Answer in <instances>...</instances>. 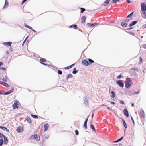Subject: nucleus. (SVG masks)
I'll return each mask as SVG.
<instances>
[{"mask_svg": "<svg viewBox=\"0 0 146 146\" xmlns=\"http://www.w3.org/2000/svg\"><path fill=\"white\" fill-rule=\"evenodd\" d=\"M30 140L36 139V140L39 141L40 140V137L38 135L35 134L31 136L29 138Z\"/></svg>", "mask_w": 146, "mask_h": 146, "instance_id": "nucleus-1", "label": "nucleus"}, {"mask_svg": "<svg viewBox=\"0 0 146 146\" xmlns=\"http://www.w3.org/2000/svg\"><path fill=\"white\" fill-rule=\"evenodd\" d=\"M131 81L129 78L126 79L125 81V86L126 88H128L130 87L131 84Z\"/></svg>", "mask_w": 146, "mask_h": 146, "instance_id": "nucleus-2", "label": "nucleus"}, {"mask_svg": "<svg viewBox=\"0 0 146 146\" xmlns=\"http://www.w3.org/2000/svg\"><path fill=\"white\" fill-rule=\"evenodd\" d=\"M139 114L140 116V117L141 120L144 119L145 114L143 110L142 109H141V110L139 111Z\"/></svg>", "mask_w": 146, "mask_h": 146, "instance_id": "nucleus-3", "label": "nucleus"}, {"mask_svg": "<svg viewBox=\"0 0 146 146\" xmlns=\"http://www.w3.org/2000/svg\"><path fill=\"white\" fill-rule=\"evenodd\" d=\"M141 8L142 11L144 12L146 11V4L144 3H141Z\"/></svg>", "mask_w": 146, "mask_h": 146, "instance_id": "nucleus-4", "label": "nucleus"}, {"mask_svg": "<svg viewBox=\"0 0 146 146\" xmlns=\"http://www.w3.org/2000/svg\"><path fill=\"white\" fill-rule=\"evenodd\" d=\"M116 83L120 87L123 88L124 86V84L121 80H119L116 81Z\"/></svg>", "mask_w": 146, "mask_h": 146, "instance_id": "nucleus-5", "label": "nucleus"}, {"mask_svg": "<svg viewBox=\"0 0 146 146\" xmlns=\"http://www.w3.org/2000/svg\"><path fill=\"white\" fill-rule=\"evenodd\" d=\"M84 104L85 106H86L88 105V101L87 96H85L84 98Z\"/></svg>", "mask_w": 146, "mask_h": 146, "instance_id": "nucleus-6", "label": "nucleus"}, {"mask_svg": "<svg viewBox=\"0 0 146 146\" xmlns=\"http://www.w3.org/2000/svg\"><path fill=\"white\" fill-rule=\"evenodd\" d=\"M82 63L85 66H88L90 64L86 60L82 61Z\"/></svg>", "mask_w": 146, "mask_h": 146, "instance_id": "nucleus-7", "label": "nucleus"}, {"mask_svg": "<svg viewBox=\"0 0 146 146\" xmlns=\"http://www.w3.org/2000/svg\"><path fill=\"white\" fill-rule=\"evenodd\" d=\"M123 112L124 115L127 117H129V114L128 113V111L126 108L124 109L123 110Z\"/></svg>", "mask_w": 146, "mask_h": 146, "instance_id": "nucleus-8", "label": "nucleus"}, {"mask_svg": "<svg viewBox=\"0 0 146 146\" xmlns=\"http://www.w3.org/2000/svg\"><path fill=\"white\" fill-rule=\"evenodd\" d=\"M17 105H18V104L17 102H15L12 106L13 108L15 110L18 109L19 107L17 106Z\"/></svg>", "mask_w": 146, "mask_h": 146, "instance_id": "nucleus-9", "label": "nucleus"}, {"mask_svg": "<svg viewBox=\"0 0 146 146\" xmlns=\"http://www.w3.org/2000/svg\"><path fill=\"white\" fill-rule=\"evenodd\" d=\"M14 90V89L12 88L10 90L4 93V95H8L11 93H12Z\"/></svg>", "mask_w": 146, "mask_h": 146, "instance_id": "nucleus-10", "label": "nucleus"}, {"mask_svg": "<svg viewBox=\"0 0 146 146\" xmlns=\"http://www.w3.org/2000/svg\"><path fill=\"white\" fill-rule=\"evenodd\" d=\"M23 131V129L21 127H18L17 129H16L17 132L18 133H20Z\"/></svg>", "mask_w": 146, "mask_h": 146, "instance_id": "nucleus-11", "label": "nucleus"}, {"mask_svg": "<svg viewBox=\"0 0 146 146\" xmlns=\"http://www.w3.org/2000/svg\"><path fill=\"white\" fill-rule=\"evenodd\" d=\"M137 22L136 21H134L132 22L129 25V27H131L133 26V25L136 24L137 23Z\"/></svg>", "mask_w": 146, "mask_h": 146, "instance_id": "nucleus-12", "label": "nucleus"}, {"mask_svg": "<svg viewBox=\"0 0 146 146\" xmlns=\"http://www.w3.org/2000/svg\"><path fill=\"white\" fill-rule=\"evenodd\" d=\"M98 24V23H88L87 24V25L89 27H92L96 25H97Z\"/></svg>", "mask_w": 146, "mask_h": 146, "instance_id": "nucleus-13", "label": "nucleus"}, {"mask_svg": "<svg viewBox=\"0 0 146 146\" xmlns=\"http://www.w3.org/2000/svg\"><path fill=\"white\" fill-rule=\"evenodd\" d=\"M12 44L11 42H4L3 43V44L5 45H7L8 46H11V44Z\"/></svg>", "mask_w": 146, "mask_h": 146, "instance_id": "nucleus-14", "label": "nucleus"}, {"mask_svg": "<svg viewBox=\"0 0 146 146\" xmlns=\"http://www.w3.org/2000/svg\"><path fill=\"white\" fill-rule=\"evenodd\" d=\"M128 24L127 23L123 22L121 23V25L124 28L126 27Z\"/></svg>", "mask_w": 146, "mask_h": 146, "instance_id": "nucleus-15", "label": "nucleus"}, {"mask_svg": "<svg viewBox=\"0 0 146 146\" xmlns=\"http://www.w3.org/2000/svg\"><path fill=\"white\" fill-rule=\"evenodd\" d=\"M1 129L4 131H6L8 132H9V130L7 129V128L5 127L1 126Z\"/></svg>", "mask_w": 146, "mask_h": 146, "instance_id": "nucleus-16", "label": "nucleus"}, {"mask_svg": "<svg viewBox=\"0 0 146 146\" xmlns=\"http://www.w3.org/2000/svg\"><path fill=\"white\" fill-rule=\"evenodd\" d=\"M110 0H106L104 2L103 5L104 6L107 5L109 3Z\"/></svg>", "mask_w": 146, "mask_h": 146, "instance_id": "nucleus-17", "label": "nucleus"}, {"mask_svg": "<svg viewBox=\"0 0 146 146\" xmlns=\"http://www.w3.org/2000/svg\"><path fill=\"white\" fill-rule=\"evenodd\" d=\"M81 23L83 24L86 21V17L85 16H84L81 18Z\"/></svg>", "mask_w": 146, "mask_h": 146, "instance_id": "nucleus-18", "label": "nucleus"}, {"mask_svg": "<svg viewBox=\"0 0 146 146\" xmlns=\"http://www.w3.org/2000/svg\"><path fill=\"white\" fill-rule=\"evenodd\" d=\"M8 141L7 138L5 136L4 138L3 143L4 144H6L8 142Z\"/></svg>", "mask_w": 146, "mask_h": 146, "instance_id": "nucleus-19", "label": "nucleus"}, {"mask_svg": "<svg viewBox=\"0 0 146 146\" xmlns=\"http://www.w3.org/2000/svg\"><path fill=\"white\" fill-rule=\"evenodd\" d=\"M72 27H74L75 29H77V25H76L73 24L70 26L69 27V28H72Z\"/></svg>", "mask_w": 146, "mask_h": 146, "instance_id": "nucleus-20", "label": "nucleus"}, {"mask_svg": "<svg viewBox=\"0 0 146 146\" xmlns=\"http://www.w3.org/2000/svg\"><path fill=\"white\" fill-rule=\"evenodd\" d=\"M8 3H9L8 1L7 0H6L5 1V4L4 6V8L7 7L8 6Z\"/></svg>", "mask_w": 146, "mask_h": 146, "instance_id": "nucleus-21", "label": "nucleus"}, {"mask_svg": "<svg viewBox=\"0 0 146 146\" xmlns=\"http://www.w3.org/2000/svg\"><path fill=\"white\" fill-rule=\"evenodd\" d=\"M40 62L42 64V63H43L44 62H45L46 61V60L45 59H44V58H41L40 60Z\"/></svg>", "mask_w": 146, "mask_h": 146, "instance_id": "nucleus-22", "label": "nucleus"}, {"mask_svg": "<svg viewBox=\"0 0 146 146\" xmlns=\"http://www.w3.org/2000/svg\"><path fill=\"white\" fill-rule=\"evenodd\" d=\"M111 93L112 94V95L110 96L112 98H114L115 96V93L113 91H112L111 92Z\"/></svg>", "mask_w": 146, "mask_h": 146, "instance_id": "nucleus-23", "label": "nucleus"}, {"mask_svg": "<svg viewBox=\"0 0 146 146\" xmlns=\"http://www.w3.org/2000/svg\"><path fill=\"white\" fill-rule=\"evenodd\" d=\"M44 131H47L48 127V124H46L44 125Z\"/></svg>", "mask_w": 146, "mask_h": 146, "instance_id": "nucleus-24", "label": "nucleus"}, {"mask_svg": "<svg viewBox=\"0 0 146 146\" xmlns=\"http://www.w3.org/2000/svg\"><path fill=\"white\" fill-rule=\"evenodd\" d=\"M90 127L92 130L94 132H95L96 131V130L94 126L92 124H90Z\"/></svg>", "mask_w": 146, "mask_h": 146, "instance_id": "nucleus-25", "label": "nucleus"}, {"mask_svg": "<svg viewBox=\"0 0 146 146\" xmlns=\"http://www.w3.org/2000/svg\"><path fill=\"white\" fill-rule=\"evenodd\" d=\"M78 70H76V68H74L73 70L72 71V73L73 74H75L78 72Z\"/></svg>", "mask_w": 146, "mask_h": 146, "instance_id": "nucleus-26", "label": "nucleus"}, {"mask_svg": "<svg viewBox=\"0 0 146 146\" xmlns=\"http://www.w3.org/2000/svg\"><path fill=\"white\" fill-rule=\"evenodd\" d=\"M122 120L123 123L124 127H125V128H127V124L126 123L125 121L123 119H122Z\"/></svg>", "mask_w": 146, "mask_h": 146, "instance_id": "nucleus-27", "label": "nucleus"}, {"mask_svg": "<svg viewBox=\"0 0 146 146\" xmlns=\"http://www.w3.org/2000/svg\"><path fill=\"white\" fill-rule=\"evenodd\" d=\"M26 120L27 122L29 123H31V119L28 117H27L26 118Z\"/></svg>", "mask_w": 146, "mask_h": 146, "instance_id": "nucleus-28", "label": "nucleus"}, {"mask_svg": "<svg viewBox=\"0 0 146 146\" xmlns=\"http://www.w3.org/2000/svg\"><path fill=\"white\" fill-rule=\"evenodd\" d=\"M80 9L81 10V13H82L86 11L85 9L83 8H80Z\"/></svg>", "mask_w": 146, "mask_h": 146, "instance_id": "nucleus-29", "label": "nucleus"}, {"mask_svg": "<svg viewBox=\"0 0 146 146\" xmlns=\"http://www.w3.org/2000/svg\"><path fill=\"white\" fill-rule=\"evenodd\" d=\"M72 77L73 76L72 74H68V75L66 79L67 80H68L69 78H72Z\"/></svg>", "mask_w": 146, "mask_h": 146, "instance_id": "nucleus-30", "label": "nucleus"}, {"mask_svg": "<svg viewBox=\"0 0 146 146\" xmlns=\"http://www.w3.org/2000/svg\"><path fill=\"white\" fill-rule=\"evenodd\" d=\"M3 85L4 86H6L7 87H9V86L8 85V84L6 83L3 82Z\"/></svg>", "mask_w": 146, "mask_h": 146, "instance_id": "nucleus-31", "label": "nucleus"}, {"mask_svg": "<svg viewBox=\"0 0 146 146\" xmlns=\"http://www.w3.org/2000/svg\"><path fill=\"white\" fill-rule=\"evenodd\" d=\"M140 92V90H138L137 92L135 91L134 93H133L132 94H131L132 95H134L135 94H137L139 93Z\"/></svg>", "mask_w": 146, "mask_h": 146, "instance_id": "nucleus-32", "label": "nucleus"}, {"mask_svg": "<svg viewBox=\"0 0 146 146\" xmlns=\"http://www.w3.org/2000/svg\"><path fill=\"white\" fill-rule=\"evenodd\" d=\"M31 116L33 118L37 119L38 118V116L35 115H33V114H31Z\"/></svg>", "mask_w": 146, "mask_h": 146, "instance_id": "nucleus-33", "label": "nucleus"}, {"mask_svg": "<svg viewBox=\"0 0 146 146\" xmlns=\"http://www.w3.org/2000/svg\"><path fill=\"white\" fill-rule=\"evenodd\" d=\"M133 13H134V12H132L130 14H129V15H127V17H126L127 18L130 17H131V16H132L133 15Z\"/></svg>", "mask_w": 146, "mask_h": 146, "instance_id": "nucleus-34", "label": "nucleus"}, {"mask_svg": "<svg viewBox=\"0 0 146 146\" xmlns=\"http://www.w3.org/2000/svg\"><path fill=\"white\" fill-rule=\"evenodd\" d=\"M24 26H25V27H27V28L30 29H32V27H30V26L28 25H27L26 24H24Z\"/></svg>", "mask_w": 146, "mask_h": 146, "instance_id": "nucleus-35", "label": "nucleus"}, {"mask_svg": "<svg viewBox=\"0 0 146 146\" xmlns=\"http://www.w3.org/2000/svg\"><path fill=\"white\" fill-rule=\"evenodd\" d=\"M5 136L2 133H0V138H4V137Z\"/></svg>", "mask_w": 146, "mask_h": 146, "instance_id": "nucleus-36", "label": "nucleus"}, {"mask_svg": "<svg viewBox=\"0 0 146 146\" xmlns=\"http://www.w3.org/2000/svg\"><path fill=\"white\" fill-rule=\"evenodd\" d=\"M49 137V135L47 134L46 133H45L44 134V137L45 138L48 139Z\"/></svg>", "mask_w": 146, "mask_h": 146, "instance_id": "nucleus-37", "label": "nucleus"}, {"mask_svg": "<svg viewBox=\"0 0 146 146\" xmlns=\"http://www.w3.org/2000/svg\"><path fill=\"white\" fill-rule=\"evenodd\" d=\"M3 143V140L2 139H0V146H2Z\"/></svg>", "mask_w": 146, "mask_h": 146, "instance_id": "nucleus-38", "label": "nucleus"}, {"mask_svg": "<svg viewBox=\"0 0 146 146\" xmlns=\"http://www.w3.org/2000/svg\"><path fill=\"white\" fill-rule=\"evenodd\" d=\"M58 73L60 75H61L62 74V72L60 70H58Z\"/></svg>", "mask_w": 146, "mask_h": 146, "instance_id": "nucleus-39", "label": "nucleus"}, {"mask_svg": "<svg viewBox=\"0 0 146 146\" xmlns=\"http://www.w3.org/2000/svg\"><path fill=\"white\" fill-rule=\"evenodd\" d=\"M88 61L90 63H92L94 62V61L92 60L91 59H88Z\"/></svg>", "mask_w": 146, "mask_h": 146, "instance_id": "nucleus-40", "label": "nucleus"}, {"mask_svg": "<svg viewBox=\"0 0 146 146\" xmlns=\"http://www.w3.org/2000/svg\"><path fill=\"white\" fill-rule=\"evenodd\" d=\"M84 127L86 129L87 128V123H84Z\"/></svg>", "mask_w": 146, "mask_h": 146, "instance_id": "nucleus-41", "label": "nucleus"}, {"mask_svg": "<svg viewBox=\"0 0 146 146\" xmlns=\"http://www.w3.org/2000/svg\"><path fill=\"white\" fill-rule=\"evenodd\" d=\"M72 68V66H71L70 65L68 66H67V67L64 68L65 69H69L70 68Z\"/></svg>", "mask_w": 146, "mask_h": 146, "instance_id": "nucleus-42", "label": "nucleus"}, {"mask_svg": "<svg viewBox=\"0 0 146 146\" xmlns=\"http://www.w3.org/2000/svg\"><path fill=\"white\" fill-rule=\"evenodd\" d=\"M120 0H112V1L114 3H116L117 2L119 1Z\"/></svg>", "mask_w": 146, "mask_h": 146, "instance_id": "nucleus-43", "label": "nucleus"}, {"mask_svg": "<svg viewBox=\"0 0 146 146\" xmlns=\"http://www.w3.org/2000/svg\"><path fill=\"white\" fill-rule=\"evenodd\" d=\"M128 33L130 34L131 35L133 36H134V35H135V33L133 32H128Z\"/></svg>", "mask_w": 146, "mask_h": 146, "instance_id": "nucleus-44", "label": "nucleus"}, {"mask_svg": "<svg viewBox=\"0 0 146 146\" xmlns=\"http://www.w3.org/2000/svg\"><path fill=\"white\" fill-rule=\"evenodd\" d=\"M75 134L76 135H78L79 134L78 131V130H76L75 131Z\"/></svg>", "mask_w": 146, "mask_h": 146, "instance_id": "nucleus-45", "label": "nucleus"}, {"mask_svg": "<svg viewBox=\"0 0 146 146\" xmlns=\"http://www.w3.org/2000/svg\"><path fill=\"white\" fill-rule=\"evenodd\" d=\"M122 76L121 74H120L119 75L117 76V78L119 79H120L121 78Z\"/></svg>", "mask_w": 146, "mask_h": 146, "instance_id": "nucleus-46", "label": "nucleus"}, {"mask_svg": "<svg viewBox=\"0 0 146 146\" xmlns=\"http://www.w3.org/2000/svg\"><path fill=\"white\" fill-rule=\"evenodd\" d=\"M120 103H121V104H125V102H124V101L123 100H120Z\"/></svg>", "mask_w": 146, "mask_h": 146, "instance_id": "nucleus-47", "label": "nucleus"}, {"mask_svg": "<svg viewBox=\"0 0 146 146\" xmlns=\"http://www.w3.org/2000/svg\"><path fill=\"white\" fill-rule=\"evenodd\" d=\"M131 120L132 121V122H133V124H135V122H134V120L133 119V118L132 117V116H131Z\"/></svg>", "mask_w": 146, "mask_h": 146, "instance_id": "nucleus-48", "label": "nucleus"}, {"mask_svg": "<svg viewBox=\"0 0 146 146\" xmlns=\"http://www.w3.org/2000/svg\"><path fill=\"white\" fill-rule=\"evenodd\" d=\"M0 69H1L2 70H6V69L5 68H4V67H1L0 68Z\"/></svg>", "mask_w": 146, "mask_h": 146, "instance_id": "nucleus-49", "label": "nucleus"}, {"mask_svg": "<svg viewBox=\"0 0 146 146\" xmlns=\"http://www.w3.org/2000/svg\"><path fill=\"white\" fill-rule=\"evenodd\" d=\"M5 77L6 78H4L3 79V81H4V82H6L7 80V77L6 76H5Z\"/></svg>", "mask_w": 146, "mask_h": 146, "instance_id": "nucleus-50", "label": "nucleus"}, {"mask_svg": "<svg viewBox=\"0 0 146 146\" xmlns=\"http://www.w3.org/2000/svg\"><path fill=\"white\" fill-rule=\"evenodd\" d=\"M123 137H122L121 138H120L119 139H118L119 141H121L123 139Z\"/></svg>", "mask_w": 146, "mask_h": 146, "instance_id": "nucleus-51", "label": "nucleus"}, {"mask_svg": "<svg viewBox=\"0 0 146 146\" xmlns=\"http://www.w3.org/2000/svg\"><path fill=\"white\" fill-rule=\"evenodd\" d=\"M4 92L3 90L0 91V94H2Z\"/></svg>", "mask_w": 146, "mask_h": 146, "instance_id": "nucleus-52", "label": "nucleus"}, {"mask_svg": "<svg viewBox=\"0 0 146 146\" xmlns=\"http://www.w3.org/2000/svg\"><path fill=\"white\" fill-rule=\"evenodd\" d=\"M133 29V27H130L129 28H127L126 29V30H130L132 29Z\"/></svg>", "mask_w": 146, "mask_h": 146, "instance_id": "nucleus-53", "label": "nucleus"}, {"mask_svg": "<svg viewBox=\"0 0 146 146\" xmlns=\"http://www.w3.org/2000/svg\"><path fill=\"white\" fill-rule=\"evenodd\" d=\"M108 102H110V101H108ZM110 102L111 103V104H113V105L115 104V102H114L111 101Z\"/></svg>", "mask_w": 146, "mask_h": 146, "instance_id": "nucleus-54", "label": "nucleus"}, {"mask_svg": "<svg viewBox=\"0 0 146 146\" xmlns=\"http://www.w3.org/2000/svg\"><path fill=\"white\" fill-rule=\"evenodd\" d=\"M129 19H126L125 20V21L127 22H129Z\"/></svg>", "mask_w": 146, "mask_h": 146, "instance_id": "nucleus-55", "label": "nucleus"}, {"mask_svg": "<svg viewBox=\"0 0 146 146\" xmlns=\"http://www.w3.org/2000/svg\"><path fill=\"white\" fill-rule=\"evenodd\" d=\"M31 29L32 31H33L35 33L36 32V31L35 30L33 29L32 28V29Z\"/></svg>", "mask_w": 146, "mask_h": 146, "instance_id": "nucleus-56", "label": "nucleus"}, {"mask_svg": "<svg viewBox=\"0 0 146 146\" xmlns=\"http://www.w3.org/2000/svg\"><path fill=\"white\" fill-rule=\"evenodd\" d=\"M27 1L26 0H23V1L22 2L21 4H23L25 2H26Z\"/></svg>", "mask_w": 146, "mask_h": 146, "instance_id": "nucleus-57", "label": "nucleus"}, {"mask_svg": "<svg viewBox=\"0 0 146 146\" xmlns=\"http://www.w3.org/2000/svg\"><path fill=\"white\" fill-rule=\"evenodd\" d=\"M126 1L127 2L129 3H130L131 2V1H130V0H127Z\"/></svg>", "mask_w": 146, "mask_h": 146, "instance_id": "nucleus-58", "label": "nucleus"}, {"mask_svg": "<svg viewBox=\"0 0 146 146\" xmlns=\"http://www.w3.org/2000/svg\"><path fill=\"white\" fill-rule=\"evenodd\" d=\"M88 118H87L86 119V120H85V122H84V123H87V121H88Z\"/></svg>", "mask_w": 146, "mask_h": 146, "instance_id": "nucleus-59", "label": "nucleus"}, {"mask_svg": "<svg viewBox=\"0 0 146 146\" xmlns=\"http://www.w3.org/2000/svg\"><path fill=\"white\" fill-rule=\"evenodd\" d=\"M28 38V36H27L26 38H25V40L23 42V43H24L26 41V40Z\"/></svg>", "mask_w": 146, "mask_h": 146, "instance_id": "nucleus-60", "label": "nucleus"}, {"mask_svg": "<svg viewBox=\"0 0 146 146\" xmlns=\"http://www.w3.org/2000/svg\"><path fill=\"white\" fill-rule=\"evenodd\" d=\"M143 47L144 48L146 49V44L143 45Z\"/></svg>", "mask_w": 146, "mask_h": 146, "instance_id": "nucleus-61", "label": "nucleus"}, {"mask_svg": "<svg viewBox=\"0 0 146 146\" xmlns=\"http://www.w3.org/2000/svg\"><path fill=\"white\" fill-rule=\"evenodd\" d=\"M120 141H119V139H117V140L115 141H114V142H119Z\"/></svg>", "mask_w": 146, "mask_h": 146, "instance_id": "nucleus-62", "label": "nucleus"}, {"mask_svg": "<svg viewBox=\"0 0 146 146\" xmlns=\"http://www.w3.org/2000/svg\"><path fill=\"white\" fill-rule=\"evenodd\" d=\"M120 141H119V139H117V140L115 141H114V142H119Z\"/></svg>", "mask_w": 146, "mask_h": 146, "instance_id": "nucleus-63", "label": "nucleus"}, {"mask_svg": "<svg viewBox=\"0 0 146 146\" xmlns=\"http://www.w3.org/2000/svg\"><path fill=\"white\" fill-rule=\"evenodd\" d=\"M42 64L45 66H47L48 65L47 64L45 63H42Z\"/></svg>", "mask_w": 146, "mask_h": 146, "instance_id": "nucleus-64", "label": "nucleus"}]
</instances>
